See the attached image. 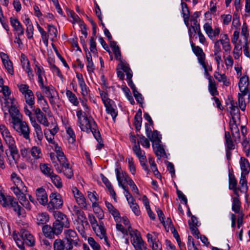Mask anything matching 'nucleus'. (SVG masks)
Wrapping results in <instances>:
<instances>
[{
  "label": "nucleus",
  "mask_w": 250,
  "mask_h": 250,
  "mask_svg": "<svg viewBox=\"0 0 250 250\" xmlns=\"http://www.w3.org/2000/svg\"><path fill=\"white\" fill-rule=\"evenodd\" d=\"M78 118V125L83 131L91 132L98 143L97 148L100 149L104 146L102 139L99 131L97 129V125L94 119L91 116H87L86 113L82 110H78L76 112Z\"/></svg>",
  "instance_id": "nucleus-1"
},
{
  "label": "nucleus",
  "mask_w": 250,
  "mask_h": 250,
  "mask_svg": "<svg viewBox=\"0 0 250 250\" xmlns=\"http://www.w3.org/2000/svg\"><path fill=\"white\" fill-rule=\"evenodd\" d=\"M13 238L17 246L21 250H24V243L27 246L32 247L35 244V239L33 236L28 230L21 229L20 233L14 231L12 234Z\"/></svg>",
  "instance_id": "nucleus-2"
},
{
  "label": "nucleus",
  "mask_w": 250,
  "mask_h": 250,
  "mask_svg": "<svg viewBox=\"0 0 250 250\" xmlns=\"http://www.w3.org/2000/svg\"><path fill=\"white\" fill-rule=\"evenodd\" d=\"M88 218L92 229L96 234L97 236L101 239H104L106 245L109 246V243L108 241V238L106 233V229L104 227V224L103 221H101L100 220L99 223L98 224L95 217L92 213L88 214Z\"/></svg>",
  "instance_id": "nucleus-3"
},
{
  "label": "nucleus",
  "mask_w": 250,
  "mask_h": 250,
  "mask_svg": "<svg viewBox=\"0 0 250 250\" xmlns=\"http://www.w3.org/2000/svg\"><path fill=\"white\" fill-rule=\"evenodd\" d=\"M1 106L3 111H8L12 118L11 123H14L16 120L22 119L21 115L16 106V102L14 99H4V102L1 104Z\"/></svg>",
  "instance_id": "nucleus-4"
},
{
  "label": "nucleus",
  "mask_w": 250,
  "mask_h": 250,
  "mask_svg": "<svg viewBox=\"0 0 250 250\" xmlns=\"http://www.w3.org/2000/svg\"><path fill=\"white\" fill-rule=\"evenodd\" d=\"M0 203L4 207H11L13 210L17 213L18 216H24V209L18 204V202L14 200L13 197L5 196L0 190Z\"/></svg>",
  "instance_id": "nucleus-5"
},
{
  "label": "nucleus",
  "mask_w": 250,
  "mask_h": 250,
  "mask_svg": "<svg viewBox=\"0 0 250 250\" xmlns=\"http://www.w3.org/2000/svg\"><path fill=\"white\" fill-rule=\"evenodd\" d=\"M12 124V127L20 136H22L24 139L30 140V129L27 123L22 120H16Z\"/></svg>",
  "instance_id": "nucleus-6"
},
{
  "label": "nucleus",
  "mask_w": 250,
  "mask_h": 250,
  "mask_svg": "<svg viewBox=\"0 0 250 250\" xmlns=\"http://www.w3.org/2000/svg\"><path fill=\"white\" fill-rule=\"evenodd\" d=\"M11 178L15 186L11 187L10 189L15 195L21 193H27V188L19 176L15 173H13L11 175Z\"/></svg>",
  "instance_id": "nucleus-7"
},
{
  "label": "nucleus",
  "mask_w": 250,
  "mask_h": 250,
  "mask_svg": "<svg viewBox=\"0 0 250 250\" xmlns=\"http://www.w3.org/2000/svg\"><path fill=\"white\" fill-rule=\"evenodd\" d=\"M64 234L65 239L67 241L66 250H71L73 249L74 246H76L78 245L79 239L77 232L75 230L71 229L65 230Z\"/></svg>",
  "instance_id": "nucleus-8"
},
{
  "label": "nucleus",
  "mask_w": 250,
  "mask_h": 250,
  "mask_svg": "<svg viewBox=\"0 0 250 250\" xmlns=\"http://www.w3.org/2000/svg\"><path fill=\"white\" fill-rule=\"evenodd\" d=\"M130 242L135 250H149L146 243L143 240L138 231H135L131 234Z\"/></svg>",
  "instance_id": "nucleus-9"
},
{
  "label": "nucleus",
  "mask_w": 250,
  "mask_h": 250,
  "mask_svg": "<svg viewBox=\"0 0 250 250\" xmlns=\"http://www.w3.org/2000/svg\"><path fill=\"white\" fill-rule=\"evenodd\" d=\"M50 201L47 204L49 210L53 211L55 209L62 208L63 201L61 195L58 193H52L49 196Z\"/></svg>",
  "instance_id": "nucleus-10"
},
{
  "label": "nucleus",
  "mask_w": 250,
  "mask_h": 250,
  "mask_svg": "<svg viewBox=\"0 0 250 250\" xmlns=\"http://www.w3.org/2000/svg\"><path fill=\"white\" fill-rule=\"evenodd\" d=\"M73 215H75L77 219L76 220L78 223L81 224L83 228L88 225L86 217L84 212L77 206H74L72 208Z\"/></svg>",
  "instance_id": "nucleus-11"
},
{
  "label": "nucleus",
  "mask_w": 250,
  "mask_h": 250,
  "mask_svg": "<svg viewBox=\"0 0 250 250\" xmlns=\"http://www.w3.org/2000/svg\"><path fill=\"white\" fill-rule=\"evenodd\" d=\"M220 43L222 45L223 49L226 52H230L231 49V46L230 43L229 39L227 34H223L221 35L220 39L219 40H216L214 42V48H216L217 45L219 48H221Z\"/></svg>",
  "instance_id": "nucleus-12"
},
{
  "label": "nucleus",
  "mask_w": 250,
  "mask_h": 250,
  "mask_svg": "<svg viewBox=\"0 0 250 250\" xmlns=\"http://www.w3.org/2000/svg\"><path fill=\"white\" fill-rule=\"evenodd\" d=\"M72 192L76 202L80 208L86 209L87 204L86 199L82 193L76 187L72 188Z\"/></svg>",
  "instance_id": "nucleus-13"
},
{
  "label": "nucleus",
  "mask_w": 250,
  "mask_h": 250,
  "mask_svg": "<svg viewBox=\"0 0 250 250\" xmlns=\"http://www.w3.org/2000/svg\"><path fill=\"white\" fill-rule=\"evenodd\" d=\"M234 115H232V120L229 122V128L234 142L237 143L240 142V135Z\"/></svg>",
  "instance_id": "nucleus-14"
},
{
  "label": "nucleus",
  "mask_w": 250,
  "mask_h": 250,
  "mask_svg": "<svg viewBox=\"0 0 250 250\" xmlns=\"http://www.w3.org/2000/svg\"><path fill=\"white\" fill-rule=\"evenodd\" d=\"M203 28L208 38L211 40H214L220 34V29L218 27H216L213 29L211 26L208 23L204 24Z\"/></svg>",
  "instance_id": "nucleus-15"
},
{
  "label": "nucleus",
  "mask_w": 250,
  "mask_h": 250,
  "mask_svg": "<svg viewBox=\"0 0 250 250\" xmlns=\"http://www.w3.org/2000/svg\"><path fill=\"white\" fill-rule=\"evenodd\" d=\"M10 21L14 31L16 32L15 35L17 36L23 35L24 33V29L20 21L15 17H11Z\"/></svg>",
  "instance_id": "nucleus-16"
},
{
  "label": "nucleus",
  "mask_w": 250,
  "mask_h": 250,
  "mask_svg": "<svg viewBox=\"0 0 250 250\" xmlns=\"http://www.w3.org/2000/svg\"><path fill=\"white\" fill-rule=\"evenodd\" d=\"M249 80L248 76L242 77L238 83L240 93L242 95H247L249 93Z\"/></svg>",
  "instance_id": "nucleus-17"
},
{
  "label": "nucleus",
  "mask_w": 250,
  "mask_h": 250,
  "mask_svg": "<svg viewBox=\"0 0 250 250\" xmlns=\"http://www.w3.org/2000/svg\"><path fill=\"white\" fill-rule=\"evenodd\" d=\"M191 46L193 53L197 57L199 63L200 64L205 63L206 55L203 49L198 46H195L193 43L191 44Z\"/></svg>",
  "instance_id": "nucleus-18"
},
{
  "label": "nucleus",
  "mask_w": 250,
  "mask_h": 250,
  "mask_svg": "<svg viewBox=\"0 0 250 250\" xmlns=\"http://www.w3.org/2000/svg\"><path fill=\"white\" fill-rule=\"evenodd\" d=\"M34 63L35 64L34 71L38 76V82L40 85H42V84L44 83L43 78L44 77L46 79L44 69L42 66L40 65L39 63L36 59L34 60Z\"/></svg>",
  "instance_id": "nucleus-19"
},
{
  "label": "nucleus",
  "mask_w": 250,
  "mask_h": 250,
  "mask_svg": "<svg viewBox=\"0 0 250 250\" xmlns=\"http://www.w3.org/2000/svg\"><path fill=\"white\" fill-rule=\"evenodd\" d=\"M54 216L56 219V221H58V223H60L62 225L64 226V228H69L70 223L66 215L60 211H57L54 212Z\"/></svg>",
  "instance_id": "nucleus-20"
},
{
  "label": "nucleus",
  "mask_w": 250,
  "mask_h": 250,
  "mask_svg": "<svg viewBox=\"0 0 250 250\" xmlns=\"http://www.w3.org/2000/svg\"><path fill=\"white\" fill-rule=\"evenodd\" d=\"M37 199L42 205H47L48 198L45 189L43 188H39L36 190Z\"/></svg>",
  "instance_id": "nucleus-21"
},
{
  "label": "nucleus",
  "mask_w": 250,
  "mask_h": 250,
  "mask_svg": "<svg viewBox=\"0 0 250 250\" xmlns=\"http://www.w3.org/2000/svg\"><path fill=\"white\" fill-rule=\"evenodd\" d=\"M10 155V156H7L9 165L11 167H14L17 163V161L20 158L17 147L9 149Z\"/></svg>",
  "instance_id": "nucleus-22"
},
{
  "label": "nucleus",
  "mask_w": 250,
  "mask_h": 250,
  "mask_svg": "<svg viewBox=\"0 0 250 250\" xmlns=\"http://www.w3.org/2000/svg\"><path fill=\"white\" fill-rule=\"evenodd\" d=\"M240 165L241 170V174L248 175L250 171V165L248 160L244 157H241L240 160Z\"/></svg>",
  "instance_id": "nucleus-23"
},
{
  "label": "nucleus",
  "mask_w": 250,
  "mask_h": 250,
  "mask_svg": "<svg viewBox=\"0 0 250 250\" xmlns=\"http://www.w3.org/2000/svg\"><path fill=\"white\" fill-rule=\"evenodd\" d=\"M40 86L48 98H55L57 92L53 86L52 85L46 86L44 84V83L42 85L40 84Z\"/></svg>",
  "instance_id": "nucleus-24"
},
{
  "label": "nucleus",
  "mask_w": 250,
  "mask_h": 250,
  "mask_svg": "<svg viewBox=\"0 0 250 250\" xmlns=\"http://www.w3.org/2000/svg\"><path fill=\"white\" fill-rule=\"evenodd\" d=\"M31 124L34 128L37 138L39 140H42L43 138V133L40 125L38 124L36 119H34L33 118L31 119Z\"/></svg>",
  "instance_id": "nucleus-25"
},
{
  "label": "nucleus",
  "mask_w": 250,
  "mask_h": 250,
  "mask_svg": "<svg viewBox=\"0 0 250 250\" xmlns=\"http://www.w3.org/2000/svg\"><path fill=\"white\" fill-rule=\"evenodd\" d=\"M60 163L62 167V169H61L62 171H63L64 174L67 178H71L73 175V173L71 168L69 167L67 159L63 161V162H60Z\"/></svg>",
  "instance_id": "nucleus-26"
},
{
  "label": "nucleus",
  "mask_w": 250,
  "mask_h": 250,
  "mask_svg": "<svg viewBox=\"0 0 250 250\" xmlns=\"http://www.w3.org/2000/svg\"><path fill=\"white\" fill-rule=\"evenodd\" d=\"M153 150L158 158L160 159L162 156H166L165 149L160 143L152 144Z\"/></svg>",
  "instance_id": "nucleus-27"
},
{
  "label": "nucleus",
  "mask_w": 250,
  "mask_h": 250,
  "mask_svg": "<svg viewBox=\"0 0 250 250\" xmlns=\"http://www.w3.org/2000/svg\"><path fill=\"white\" fill-rule=\"evenodd\" d=\"M26 193H20L19 194L16 195L18 198L20 203L26 209L30 210L31 208V205L29 201L26 197Z\"/></svg>",
  "instance_id": "nucleus-28"
},
{
  "label": "nucleus",
  "mask_w": 250,
  "mask_h": 250,
  "mask_svg": "<svg viewBox=\"0 0 250 250\" xmlns=\"http://www.w3.org/2000/svg\"><path fill=\"white\" fill-rule=\"evenodd\" d=\"M49 217L46 212H40L37 214L36 217V222L38 225H44L49 221Z\"/></svg>",
  "instance_id": "nucleus-29"
},
{
  "label": "nucleus",
  "mask_w": 250,
  "mask_h": 250,
  "mask_svg": "<svg viewBox=\"0 0 250 250\" xmlns=\"http://www.w3.org/2000/svg\"><path fill=\"white\" fill-rule=\"evenodd\" d=\"M40 168L41 172L48 177L54 172L52 167L47 164H40Z\"/></svg>",
  "instance_id": "nucleus-30"
},
{
  "label": "nucleus",
  "mask_w": 250,
  "mask_h": 250,
  "mask_svg": "<svg viewBox=\"0 0 250 250\" xmlns=\"http://www.w3.org/2000/svg\"><path fill=\"white\" fill-rule=\"evenodd\" d=\"M115 172L119 186L122 187V186H124L123 184L124 182H125L127 180L126 178H128L129 176L126 173H120L118 168L115 169Z\"/></svg>",
  "instance_id": "nucleus-31"
},
{
  "label": "nucleus",
  "mask_w": 250,
  "mask_h": 250,
  "mask_svg": "<svg viewBox=\"0 0 250 250\" xmlns=\"http://www.w3.org/2000/svg\"><path fill=\"white\" fill-rule=\"evenodd\" d=\"M241 35L244 37V43L249 44L250 42V37H249L248 25L245 22L243 23L241 28Z\"/></svg>",
  "instance_id": "nucleus-32"
},
{
  "label": "nucleus",
  "mask_w": 250,
  "mask_h": 250,
  "mask_svg": "<svg viewBox=\"0 0 250 250\" xmlns=\"http://www.w3.org/2000/svg\"><path fill=\"white\" fill-rule=\"evenodd\" d=\"M54 150L57 153V159L59 162H63V161H65L66 158L62 151L61 147L58 146L57 143L54 144Z\"/></svg>",
  "instance_id": "nucleus-33"
},
{
  "label": "nucleus",
  "mask_w": 250,
  "mask_h": 250,
  "mask_svg": "<svg viewBox=\"0 0 250 250\" xmlns=\"http://www.w3.org/2000/svg\"><path fill=\"white\" fill-rule=\"evenodd\" d=\"M247 175L241 174V178L239 180L240 191L241 192L246 193L248 190L247 181Z\"/></svg>",
  "instance_id": "nucleus-34"
},
{
  "label": "nucleus",
  "mask_w": 250,
  "mask_h": 250,
  "mask_svg": "<svg viewBox=\"0 0 250 250\" xmlns=\"http://www.w3.org/2000/svg\"><path fill=\"white\" fill-rule=\"evenodd\" d=\"M66 95L69 101L74 106H78L79 102L75 94L70 90H66Z\"/></svg>",
  "instance_id": "nucleus-35"
},
{
  "label": "nucleus",
  "mask_w": 250,
  "mask_h": 250,
  "mask_svg": "<svg viewBox=\"0 0 250 250\" xmlns=\"http://www.w3.org/2000/svg\"><path fill=\"white\" fill-rule=\"evenodd\" d=\"M24 95L26 103L32 108L34 104V95L31 90H27Z\"/></svg>",
  "instance_id": "nucleus-36"
},
{
  "label": "nucleus",
  "mask_w": 250,
  "mask_h": 250,
  "mask_svg": "<svg viewBox=\"0 0 250 250\" xmlns=\"http://www.w3.org/2000/svg\"><path fill=\"white\" fill-rule=\"evenodd\" d=\"M225 145L226 146V148H229L230 149H234L235 145L234 144V141H233L230 135V133L228 131H225Z\"/></svg>",
  "instance_id": "nucleus-37"
},
{
  "label": "nucleus",
  "mask_w": 250,
  "mask_h": 250,
  "mask_svg": "<svg viewBox=\"0 0 250 250\" xmlns=\"http://www.w3.org/2000/svg\"><path fill=\"white\" fill-rule=\"evenodd\" d=\"M47 34L48 38L52 41H54L56 39L57 36V28L53 25L48 24L47 25Z\"/></svg>",
  "instance_id": "nucleus-38"
},
{
  "label": "nucleus",
  "mask_w": 250,
  "mask_h": 250,
  "mask_svg": "<svg viewBox=\"0 0 250 250\" xmlns=\"http://www.w3.org/2000/svg\"><path fill=\"white\" fill-rule=\"evenodd\" d=\"M42 232L45 237L52 239L54 238L55 234L54 233L52 227L49 225H44L42 227Z\"/></svg>",
  "instance_id": "nucleus-39"
},
{
  "label": "nucleus",
  "mask_w": 250,
  "mask_h": 250,
  "mask_svg": "<svg viewBox=\"0 0 250 250\" xmlns=\"http://www.w3.org/2000/svg\"><path fill=\"white\" fill-rule=\"evenodd\" d=\"M104 106L106 108V112L112 116L113 120L115 122L116 117L118 115V111L116 109L112 106L111 103Z\"/></svg>",
  "instance_id": "nucleus-40"
},
{
  "label": "nucleus",
  "mask_w": 250,
  "mask_h": 250,
  "mask_svg": "<svg viewBox=\"0 0 250 250\" xmlns=\"http://www.w3.org/2000/svg\"><path fill=\"white\" fill-rule=\"evenodd\" d=\"M142 113H137L135 115L134 125L137 131H139L141 128L142 125Z\"/></svg>",
  "instance_id": "nucleus-41"
},
{
  "label": "nucleus",
  "mask_w": 250,
  "mask_h": 250,
  "mask_svg": "<svg viewBox=\"0 0 250 250\" xmlns=\"http://www.w3.org/2000/svg\"><path fill=\"white\" fill-rule=\"evenodd\" d=\"M208 91L210 94L214 96L218 95V92L217 90L216 83L214 80L208 82Z\"/></svg>",
  "instance_id": "nucleus-42"
},
{
  "label": "nucleus",
  "mask_w": 250,
  "mask_h": 250,
  "mask_svg": "<svg viewBox=\"0 0 250 250\" xmlns=\"http://www.w3.org/2000/svg\"><path fill=\"white\" fill-rule=\"evenodd\" d=\"M87 65L86 67L89 73L93 72L95 70V66L92 61V59L90 53L86 54Z\"/></svg>",
  "instance_id": "nucleus-43"
},
{
  "label": "nucleus",
  "mask_w": 250,
  "mask_h": 250,
  "mask_svg": "<svg viewBox=\"0 0 250 250\" xmlns=\"http://www.w3.org/2000/svg\"><path fill=\"white\" fill-rule=\"evenodd\" d=\"M3 140L9 149L17 147L16 141L12 135L3 139Z\"/></svg>",
  "instance_id": "nucleus-44"
},
{
  "label": "nucleus",
  "mask_w": 250,
  "mask_h": 250,
  "mask_svg": "<svg viewBox=\"0 0 250 250\" xmlns=\"http://www.w3.org/2000/svg\"><path fill=\"white\" fill-rule=\"evenodd\" d=\"M49 177L56 187L57 188H61L62 187L61 179L58 175L53 172Z\"/></svg>",
  "instance_id": "nucleus-45"
},
{
  "label": "nucleus",
  "mask_w": 250,
  "mask_h": 250,
  "mask_svg": "<svg viewBox=\"0 0 250 250\" xmlns=\"http://www.w3.org/2000/svg\"><path fill=\"white\" fill-rule=\"evenodd\" d=\"M138 140L137 144H141L142 146L146 148L150 147V143L149 140L142 135H137Z\"/></svg>",
  "instance_id": "nucleus-46"
},
{
  "label": "nucleus",
  "mask_w": 250,
  "mask_h": 250,
  "mask_svg": "<svg viewBox=\"0 0 250 250\" xmlns=\"http://www.w3.org/2000/svg\"><path fill=\"white\" fill-rule=\"evenodd\" d=\"M158 235L159 233L155 231H152L151 232L148 233L146 234V238L148 243L152 244L158 241Z\"/></svg>",
  "instance_id": "nucleus-47"
},
{
  "label": "nucleus",
  "mask_w": 250,
  "mask_h": 250,
  "mask_svg": "<svg viewBox=\"0 0 250 250\" xmlns=\"http://www.w3.org/2000/svg\"><path fill=\"white\" fill-rule=\"evenodd\" d=\"M149 139L152 142V144H155L156 142L157 143H161V137L158 131L154 130L153 132L151 133Z\"/></svg>",
  "instance_id": "nucleus-48"
},
{
  "label": "nucleus",
  "mask_w": 250,
  "mask_h": 250,
  "mask_svg": "<svg viewBox=\"0 0 250 250\" xmlns=\"http://www.w3.org/2000/svg\"><path fill=\"white\" fill-rule=\"evenodd\" d=\"M52 227L55 235H58L62 233L64 226L62 225L60 223H58V221H55L53 223Z\"/></svg>",
  "instance_id": "nucleus-49"
},
{
  "label": "nucleus",
  "mask_w": 250,
  "mask_h": 250,
  "mask_svg": "<svg viewBox=\"0 0 250 250\" xmlns=\"http://www.w3.org/2000/svg\"><path fill=\"white\" fill-rule=\"evenodd\" d=\"M229 189L237 188V181L234 175L229 173Z\"/></svg>",
  "instance_id": "nucleus-50"
},
{
  "label": "nucleus",
  "mask_w": 250,
  "mask_h": 250,
  "mask_svg": "<svg viewBox=\"0 0 250 250\" xmlns=\"http://www.w3.org/2000/svg\"><path fill=\"white\" fill-rule=\"evenodd\" d=\"M0 132L3 139L12 135L8 127L3 124L0 125Z\"/></svg>",
  "instance_id": "nucleus-51"
},
{
  "label": "nucleus",
  "mask_w": 250,
  "mask_h": 250,
  "mask_svg": "<svg viewBox=\"0 0 250 250\" xmlns=\"http://www.w3.org/2000/svg\"><path fill=\"white\" fill-rule=\"evenodd\" d=\"M232 199V209L235 213H239L241 205L239 198L237 197H233Z\"/></svg>",
  "instance_id": "nucleus-52"
},
{
  "label": "nucleus",
  "mask_w": 250,
  "mask_h": 250,
  "mask_svg": "<svg viewBox=\"0 0 250 250\" xmlns=\"http://www.w3.org/2000/svg\"><path fill=\"white\" fill-rule=\"evenodd\" d=\"M31 154L35 159H39L42 157V153L41 149L37 146H33L30 150Z\"/></svg>",
  "instance_id": "nucleus-53"
},
{
  "label": "nucleus",
  "mask_w": 250,
  "mask_h": 250,
  "mask_svg": "<svg viewBox=\"0 0 250 250\" xmlns=\"http://www.w3.org/2000/svg\"><path fill=\"white\" fill-rule=\"evenodd\" d=\"M66 133L68 135V140L69 143L73 144L76 141V136L75 133L70 127L66 129Z\"/></svg>",
  "instance_id": "nucleus-54"
},
{
  "label": "nucleus",
  "mask_w": 250,
  "mask_h": 250,
  "mask_svg": "<svg viewBox=\"0 0 250 250\" xmlns=\"http://www.w3.org/2000/svg\"><path fill=\"white\" fill-rule=\"evenodd\" d=\"M36 117L37 121L39 122L40 124H42L45 126H49V123L48 121V120L46 116L44 115L43 113H42V114L37 115V116H36Z\"/></svg>",
  "instance_id": "nucleus-55"
},
{
  "label": "nucleus",
  "mask_w": 250,
  "mask_h": 250,
  "mask_svg": "<svg viewBox=\"0 0 250 250\" xmlns=\"http://www.w3.org/2000/svg\"><path fill=\"white\" fill-rule=\"evenodd\" d=\"M121 222H122L125 225V227L127 229V230H128L129 234L130 235V236L132 232L135 233V231H138L137 229H133L131 228L129 221L128 219V218H127L126 217H123V218H122V220Z\"/></svg>",
  "instance_id": "nucleus-56"
},
{
  "label": "nucleus",
  "mask_w": 250,
  "mask_h": 250,
  "mask_svg": "<svg viewBox=\"0 0 250 250\" xmlns=\"http://www.w3.org/2000/svg\"><path fill=\"white\" fill-rule=\"evenodd\" d=\"M53 246L54 250H64L65 249L64 243L60 239L55 240Z\"/></svg>",
  "instance_id": "nucleus-57"
},
{
  "label": "nucleus",
  "mask_w": 250,
  "mask_h": 250,
  "mask_svg": "<svg viewBox=\"0 0 250 250\" xmlns=\"http://www.w3.org/2000/svg\"><path fill=\"white\" fill-rule=\"evenodd\" d=\"M221 52V48H219L217 45L216 46V48H214V60L216 61L218 66H219L220 64V62H222V60L221 59L220 53Z\"/></svg>",
  "instance_id": "nucleus-58"
},
{
  "label": "nucleus",
  "mask_w": 250,
  "mask_h": 250,
  "mask_svg": "<svg viewBox=\"0 0 250 250\" xmlns=\"http://www.w3.org/2000/svg\"><path fill=\"white\" fill-rule=\"evenodd\" d=\"M242 47L240 44H235V46L233 51V57L235 59H238L239 57L242 55Z\"/></svg>",
  "instance_id": "nucleus-59"
},
{
  "label": "nucleus",
  "mask_w": 250,
  "mask_h": 250,
  "mask_svg": "<svg viewBox=\"0 0 250 250\" xmlns=\"http://www.w3.org/2000/svg\"><path fill=\"white\" fill-rule=\"evenodd\" d=\"M87 241L89 245L91 246L93 250H101L100 245L92 237H88Z\"/></svg>",
  "instance_id": "nucleus-60"
},
{
  "label": "nucleus",
  "mask_w": 250,
  "mask_h": 250,
  "mask_svg": "<svg viewBox=\"0 0 250 250\" xmlns=\"http://www.w3.org/2000/svg\"><path fill=\"white\" fill-rule=\"evenodd\" d=\"M246 95L241 94V93H238V104L239 107L242 111H245L246 109V104L245 103L244 97Z\"/></svg>",
  "instance_id": "nucleus-61"
},
{
  "label": "nucleus",
  "mask_w": 250,
  "mask_h": 250,
  "mask_svg": "<svg viewBox=\"0 0 250 250\" xmlns=\"http://www.w3.org/2000/svg\"><path fill=\"white\" fill-rule=\"evenodd\" d=\"M132 149L138 158L145 156V153L141 150L139 144L135 145Z\"/></svg>",
  "instance_id": "nucleus-62"
},
{
  "label": "nucleus",
  "mask_w": 250,
  "mask_h": 250,
  "mask_svg": "<svg viewBox=\"0 0 250 250\" xmlns=\"http://www.w3.org/2000/svg\"><path fill=\"white\" fill-rule=\"evenodd\" d=\"M100 95L104 105H108L112 102V101L108 98L107 93L104 91L99 89Z\"/></svg>",
  "instance_id": "nucleus-63"
},
{
  "label": "nucleus",
  "mask_w": 250,
  "mask_h": 250,
  "mask_svg": "<svg viewBox=\"0 0 250 250\" xmlns=\"http://www.w3.org/2000/svg\"><path fill=\"white\" fill-rule=\"evenodd\" d=\"M122 89L124 91L126 97L130 102V104L133 105L135 104V102L133 97L131 95L130 90L126 86L123 87Z\"/></svg>",
  "instance_id": "nucleus-64"
}]
</instances>
